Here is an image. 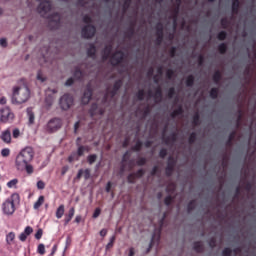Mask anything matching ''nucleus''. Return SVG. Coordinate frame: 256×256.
Wrapping results in <instances>:
<instances>
[{
  "mask_svg": "<svg viewBox=\"0 0 256 256\" xmlns=\"http://www.w3.org/2000/svg\"><path fill=\"white\" fill-rule=\"evenodd\" d=\"M35 157V151L32 147H25L16 156L15 165L18 171H26L27 175H33L35 168L31 165Z\"/></svg>",
  "mask_w": 256,
  "mask_h": 256,
  "instance_id": "nucleus-1",
  "label": "nucleus"
},
{
  "mask_svg": "<svg viewBox=\"0 0 256 256\" xmlns=\"http://www.w3.org/2000/svg\"><path fill=\"white\" fill-rule=\"evenodd\" d=\"M21 201V196L18 193H13L10 197L6 198L1 204L0 209L6 217H11L15 215L17 207L15 205L19 204Z\"/></svg>",
  "mask_w": 256,
  "mask_h": 256,
  "instance_id": "nucleus-2",
  "label": "nucleus"
},
{
  "mask_svg": "<svg viewBox=\"0 0 256 256\" xmlns=\"http://www.w3.org/2000/svg\"><path fill=\"white\" fill-rule=\"evenodd\" d=\"M29 97H31V91L29 90V87H15L12 94V103L13 105H21L22 103L29 101Z\"/></svg>",
  "mask_w": 256,
  "mask_h": 256,
  "instance_id": "nucleus-3",
  "label": "nucleus"
},
{
  "mask_svg": "<svg viewBox=\"0 0 256 256\" xmlns=\"http://www.w3.org/2000/svg\"><path fill=\"white\" fill-rule=\"evenodd\" d=\"M83 23L87 24L82 28L83 39H93V37H95V33H97V28H95L94 25L90 24L93 23V18L86 14L83 17Z\"/></svg>",
  "mask_w": 256,
  "mask_h": 256,
  "instance_id": "nucleus-4",
  "label": "nucleus"
},
{
  "mask_svg": "<svg viewBox=\"0 0 256 256\" xmlns=\"http://www.w3.org/2000/svg\"><path fill=\"white\" fill-rule=\"evenodd\" d=\"M15 121V113L11 110V107L4 106L0 108V123L7 124Z\"/></svg>",
  "mask_w": 256,
  "mask_h": 256,
  "instance_id": "nucleus-5",
  "label": "nucleus"
},
{
  "mask_svg": "<svg viewBox=\"0 0 256 256\" xmlns=\"http://www.w3.org/2000/svg\"><path fill=\"white\" fill-rule=\"evenodd\" d=\"M167 217V212H165L163 214V217L160 220V228L157 232H154L149 244V247L146 250V253H150L151 249H153V246L155 245V243H159V241L161 240V227H163V223H165V219Z\"/></svg>",
  "mask_w": 256,
  "mask_h": 256,
  "instance_id": "nucleus-6",
  "label": "nucleus"
},
{
  "mask_svg": "<svg viewBox=\"0 0 256 256\" xmlns=\"http://www.w3.org/2000/svg\"><path fill=\"white\" fill-rule=\"evenodd\" d=\"M74 99L71 94H64L59 101L60 107L63 111H67L73 107Z\"/></svg>",
  "mask_w": 256,
  "mask_h": 256,
  "instance_id": "nucleus-7",
  "label": "nucleus"
},
{
  "mask_svg": "<svg viewBox=\"0 0 256 256\" xmlns=\"http://www.w3.org/2000/svg\"><path fill=\"white\" fill-rule=\"evenodd\" d=\"M62 125L63 121L60 118H52L46 125V131L48 133H55V131H59Z\"/></svg>",
  "mask_w": 256,
  "mask_h": 256,
  "instance_id": "nucleus-8",
  "label": "nucleus"
},
{
  "mask_svg": "<svg viewBox=\"0 0 256 256\" xmlns=\"http://www.w3.org/2000/svg\"><path fill=\"white\" fill-rule=\"evenodd\" d=\"M36 1H40V4L38 6V13H40L42 17H45V15H47V13L51 11V1L49 0H36Z\"/></svg>",
  "mask_w": 256,
  "mask_h": 256,
  "instance_id": "nucleus-9",
  "label": "nucleus"
},
{
  "mask_svg": "<svg viewBox=\"0 0 256 256\" xmlns=\"http://www.w3.org/2000/svg\"><path fill=\"white\" fill-rule=\"evenodd\" d=\"M125 59V53L123 51L118 50L111 56V63L114 67H117L120 63H123Z\"/></svg>",
  "mask_w": 256,
  "mask_h": 256,
  "instance_id": "nucleus-10",
  "label": "nucleus"
},
{
  "mask_svg": "<svg viewBox=\"0 0 256 256\" xmlns=\"http://www.w3.org/2000/svg\"><path fill=\"white\" fill-rule=\"evenodd\" d=\"M175 165H177V161H175V158L170 156L168 158V163H167V166L165 168L166 177H171V175H173V171H175Z\"/></svg>",
  "mask_w": 256,
  "mask_h": 256,
  "instance_id": "nucleus-11",
  "label": "nucleus"
},
{
  "mask_svg": "<svg viewBox=\"0 0 256 256\" xmlns=\"http://www.w3.org/2000/svg\"><path fill=\"white\" fill-rule=\"evenodd\" d=\"M49 27H51L52 23L54 24L52 26V29H59V26L61 25V15L59 13H53L49 16Z\"/></svg>",
  "mask_w": 256,
  "mask_h": 256,
  "instance_id": "nucleus-12",
  "label": "nucleus"
},
{
  "mask_svg": "<svg viewBox=\"0 0 256 256\" xmlns=\"http://www.w3.org/2000/svg\"><path fill=\"white\" fill-rule=\"evenodd\" d=\"M91 97H93V88H91V84H88L81 99L82 104L87 105L91 101Z\"/></svg>",
  "mask_w": 256,
  "mask_h": 256,
  "instance_id": "nucleus-13",
  "label": "nucleus"
},
{
  "mask_svg": "<svg viewBox=\"0 0 256 256\" xmlns=\"http://www.w3.org/2000/svg\"><path fill=\"white\" fill-rule=\"evenodd\" d=\"M163 23L161 22H158L156 24V45H161L163 43V37H164V34H163Z\"/></svg>",
  "mask_w": 256,
  "mask_h": 256,
  "instance_id": "nucleus-14",
  "label": "nucleus"
},
{
  "mask_svg": "<svg viewBox=\"0 0 256 256\" xmlns=\"http://www.w3.org/2000/svg\"><path fill=\"white\" fill-rule=\"evenodd\" d=\"M89 113H90L91 117H95V115H103V113H105V110L99 108L97 103H93L91 105Z\"/></svg>",
  "mask_w": 256,
  "mask_h": 256,
  "instance_id": "nucleus-15",
  "label": "nucleus"
},
{
  "mask_svg": "<svg viewBox=\"0 0 256 256\" xmlns=\"http://www.w3.org/2000/svg\"><path fill=\"white\" fill-rule=\"evenodd\" d=\"M73 217H75V208H70L68 213L65 214V218H64V226L67 227V225H69V223H71V219H73Z\"/></svg>",
  "mask_w": 256,
  "mask_h": 256,
  "instance_id": "nucleus-16",
  "label": "nucleus"
},
{
  "mask_svg": "<svg viewBox=\"0 0 256 256\" xmlns=\"http://www.w3.org/2000/svg\"><path fill=\"white\" fill-rule=\"evenodd\" d=\"M112 51H113V46L112 45L105 46L103 51H102V59H104V61H107V59L109 57H111Z\"/></svg>",
  "mask_w": 256,
  "mask_h": 256,
  "instance_id": "nucleus-17",
  "label": "nucleus"
},
{
  "mask_svg": "<svg viewBox=\"0 0 256 256\" xmlns=\"http://www.w3.org/2000/svg\"><path fill=\"white\" fill-rule=\"evenodd\" d=\"M0 139H2L4 143H11V130H4L0 136Z\"/></svg>",
  "mask_w": 256,
  "mask_h": 256,
  "instance_id": "nucleus-18",
  "label": "nucleus"
},
{
  "mask_svg": "<svg viewBox=\"0 0 256 256\" xmlns=\"http://www.w3.org/2000/svg\"><path fill=\"white\" fill-rule=\"evenodd\" d=\"M239 9H241V2L239 0H232V13L233 15L239 14Z\"/></svg>",
  "mask_w": 256,
  "mask_h": 256,
  "instance_id": "nucleus-19",
  "label": "nucleus"
},
{
  "mask_svg": "<svg viewBox=\"0 0 256 256\" xmlns=\"http://www.w3.org/2000/svg\"><path fill=\"white\" fill-rule=\"evenodd\" d=\"M152 97L155 99V101H161L163 99V90L161 89V86H158L155 90L154 95Z\"/></svg>",
  "mask_w": 256,
  "mask_h": 256,
  "instance_id": "nucleus-20",
  "label": "nucleus"
},
{
  "mask_svg": "<svg viewBox=\"0 0 256 256\" xmlns=\"http://www.w3.org/2000/svg\"><path fill=\"white\" fill-rule=\"evenodd\" d=\"M134 35H135V22H132L131 26L128 28L126 32V37L127 39H133Z\"/></svg>",
  "mask_w": 256,
  "mask_h": 256,
  "instance_id": "nucleus-21",
  "label": "nucleus"
},
{
  "mask_svg": "<svg viewBox=\"0 0 256 256\" xmlns=\"http://www.w3.org/2000/svg\"><path fill=\"white\" fill-rule=\"evenodd\" d=\"M87 55L89 57H95V55H97V48L95 47V44H90L89 48L87 49Z\"/></svg>",
  "mask_w": 256,
  "mask_h": 256,
  "instance_id": "nucleus-22",
  "label": "nucleus"
},
{
  "mask_svg": "<svg viewBox=\"0 0 256 256\" xmlns=\"http://www.w3.org/2000/svg\"><path fill=\"white\" fill-rule=\"evenodd\" d=\"M222 74H221V71L217 70L213 76H212V79L214 81V83H216V85H219V83H221V79H222Z\"/></svg>",
  "mask_w": 256,
  "mask_h": 256,
  "instance_id": "nucleus-23",
  "label": "nucleus"
},
{
  "mask_svg": "<svg viewBox=\"0 0 256 256\" xmlns=\"http://www.w3.org/2000/svg\"><path fill=\"white\" fill-rule=\"evenodd\" d=\"M164 141L166 145H169L171 142L175 143V141H177V133H172L170 136L166 137Z\"/></svg>",
  "mask_w": 256,
  "mask_h": 256,
  "instance_id": "nucleus-24",
  "label": "nucleus"
},
{
  "mask_svg": "<svg viewBox=\"0 0 256 256\" xmlns=\"http://www.w3.org/2000/svg\"><path fill=\"white\" fill-rule=\"evenodd\" d=\"M65 215V205L61 204L56 210V217L61 219Z\"/></svg>",
  "mask_w": 256,
  "mask_h": 256,
  "instance_id": "nucleus-25",
  "label": "nucleus"
},
{
  "mask_svg": "<svg viewBox=\"0 0 256 256\" xmlns=\"http://www.w3.org/2000/svg\"><path fill=\"white\" fill-rule=\"evenodd\" d=\"M193 249H194V251H196V253H203V251H204L203 243L202 242H194Z\"/></svg>",
  "mask_w": 256,
  "mask_h": 256,
  "instance_id": "nucleus-26",
  "label": "nucleus"
},
{
  "mask_svg": "<svg viewBox=\"0 0 256 256\" xmlns=\"http://www.w3.org/2000/svg\"><path fill=\"white\" fill-rule=\"evenodd\" d=\"M183 106H178L177 109H175L170 116L172 117V119H175V117H178V115H183Z\"/></svg>",
  "mask_w": 256,
  "mask_h": 256,
  "instance_id": "nucleus-27",
  "label": "nucleus"
},
{
  "mask_svg": "<svg viewBox=\"0 0 256 256\" xmlns=\"http://www.w3.org/2000/svg\"><path fill=\"white\" fill-rule=\"evenodd\" d=\"M73 76L78 81H81V79H83V71H81V68L76 67Z\"/></svg>",
  "mask_w": 256,
  "mask_h": 256,
  "instance_id": "nucleus-28",
  "label": "nucleus"
},
{
  "mask_svg": "<svg viewBox=\"0 0 256 256\" xmlns=\"http://www.w3.org/2000/svg\"><path fill=\"white\" fill-rule=\"evenodd\" d=\"M237 135V131H232L230 134H229V137H228V140L226 142V145L228 147H231V145H233V140L235 139Z\"/></svg>",
  "mask_w": 256,
  "mask_h": 256,
  "instance_id": "nucleus-29",
  "label": "nucleus"
},
{
  "mask_svg": "<svg viewBox=\"0 0 256 256\" xmlns=\"http://www.w3.org/2000/svg\"><path fill=\"white\" fill-rule=\"evenodd\" d=\"M117 90H107V93L104 95V101H107V99L110 97L112 99L115 98V96L117 95Z\"/></svg>",
  "mask_w": 256,
  "mask_h": 256,
  "instance_id": "nucleus-30",
  "label": "nucleus"
},
{
  "mask_svg": "<svg viewBox=\"0 0 256 256\" xmlns=\"http://www.w3.org/2000/svg\"><path fill=\"white\" fill-rule=\"evenodd\" d=\"M195 85V76L189 75L186 78V87H193Z\"/></svg>",
  "mask_w": 256,
  "mask_h": 256,
  "instance_id": "nucleus-31",
  "label": "nucleus"
},
{
  "mask_svg": "<svg viewBox=\"0 0 256 256\" xmlns=\"http://www.w3.org/2000/svg\"><path fill=\"white\" fill-rule=\"evenodd\" d=\"M121 87H123V80L119 79L115 81L112 90L119 93V89H121Z\"/></svg>",
  "mask_w": 256,
  "mask_h": 256,
  "instance_id": "nucleus-32",
  "label": "nucleus"
},
{
  "mask_svg": "<svg viewBox=\"0 0 256 256\" xmlns=\"http://www.w3.org/2000/svg\"><path fill=\"white\" fill-rule=\"evenodd\" d=\"M242 119H243V110L239 109L237 111L236 127H241Z\"/></svg>",
  "mask_w": 256,
  "mask_h": 256,
  "instance_id": "nucleus-33",
  "label": "nucleus"
},
{
  "mask_svg": "<svg viewBox=\"0 0 256 256\" xmlns=\"http://www.w3.org/2000/svg\"><path fill=\"white\" fill-rule=\"evenodd\" d=\"M45 203V196H39L38 200L34 203V209H39Z\"/></svg>",
  "mask_w": 256,
  "mask_h": 256,
  "instance_id": "nucleus-34",
  "label": "nucleus"
},
{
  "mask_svg": "<svg viewBox=\"0 0 256 256\" xmlns=\"http://www.w3.org/2000/svg\"><path fill=\"white\" fill-rule=\"evenodd\" d=\"M143 148V142H141L140 140H138L136 142V144L134 146H132V151H135L136 153H139V151H141V149Z\"/></svg>",
  "mask_w": 256,
  "mask_h": 256,
  "instance_id": "nucleus-35",
  "label": "nucleus"
},
{
  "mask_svg": "<svg viewBox=\"0 0 256 256\" xmlns=\"http://www.w3.org/2000/svg\"><path fill=\"white\" fill-rule=\"evenodd\" d=\"M195 207H197V202L195 200L190 201L187 205V213L194 211Z\"/></svg>",
  "mask_w": 256,
  "mask_h": 256,
  "instance_id": "nucleus-36",
  "label": "nucleus"
},
{
  "mask_svg": "<svg viewBox=\"0 0 256 256\" xmlns=\"http://www.w3.org/2000/svg\"><path fill=\"white\" fill-rule=\"evenodd\" d=\"M27 115H28L30 125H33V123H35V113H33V110L28 109Z\"/></svg>",
  "mask_w": 256,
  "mask_h": 256,
  "instance_id": "nucleus-37",
  "label": "nucleus"
},
{
  "mask_svg": "<svg viewBox=\"0 0 256 256\" xmlns=\"http://www.w3.org/2000/svg\"><path fill=\"white\" fill-rule=\"evenodd\" d=\"M218 51L220 55H225L227 53V44L226 43H221L218 46Z\"/></svg>",
  "mask_w": 256,
  "mask_h": 256,
  "instance_id": "nucleus-38",
  "label": "nucleus"
},
{
  "mask_svg": "<svg viewBox=\"0 0 256 256\" xmlns=\"http://www.w3.org/2000/svg\"><path fill=\"white\" fill-rule=\"evenodd\" d=\"M13 241H15V232H10L6 236V243H8V245H11Z\"/></svg>",
  "mask_w": 256,
  "mask_h": 256,
  "instance_id": "nucleus-39",
  "label": "nucleus"
},
{
  "mask_svg": "<svg viewBox=\"0 0 256 256\" xmlns=\"http://www.w3.org/2000/svg\"><path fill=\"white\" fill-rule=\"evenodd\" d=\"M17 183H19V180L17 178H14L7 182V188L8 189H13V187L17 188Z\"/></svg>",
  "mask_w": 256,
  "mask_h": 256,
  "instance_id": "nucleus-40",
  "label": "nucleus"
},
{
  "mask_svg": "<svg viewBox=\"0 0 256 256\" xmlns=\"http://www.w3.org/2000/svg\"><path fill=\"white\" fill-rule=\"evenodd\" d=\"M211 99H217L219 97V88H212L209 93Z\"/></svg>",
  "mask_w": 256,
  "mask_h": 256,
  "instance_id": "nucleus-41",
  "label": "nucleus"
},
{
  "mask_svg": "<svg viewBox=\"0 0 256 256\" xmlns=\"http://www.w3.org/2000/svg\"><path fill=\"white\" fill-rule=\"evenodd\" d=\"M117 239V237L115 235H113L110 240L109 243L106 245V251H109V249H113V245H115V240Z\"/></svg>",
  "mask_w": 256,
  "mask_h": 256,
  "instance_id": "nucleus-42",
  "label": "nucleus"
},
{
  "mask_svg": "<svg viewBox=\"0 0 256 256\" xmlns=\"http://www.w3.org/2000/svg\"><path fill=\"white\" fill-rule=\"evenodd\" d=\"M79 154L77 152H72L71 155L68 157L69 163H73V161H79Z\"/></svg>",
  "mask_w": 256,
  "mask_h": 256,
  "instance_id": "nucleus-43",
  "label": "nucleus"
},
{
  "mask_svg": "<svg viewBox=\"0 0 256 256\" xmlns=\"http://www.w3.org/2000/svg\"><path fill=\"white\" fill-rule=\"evenodd\" d=\"M195 141H197V133L192 132L188 138V143L190 145H193L195 143Z\"/></svg>",
  "mask_w": 256,
  "mask_h": 256,
  "instance_id": "nucleus-44",
  "label": "nucleus"
},
{
  "mask_svg": "<svg viewBox=\"0 0 256 256\" xmlns=\"http://www.w3.org/2000/svg\"><path fill=\"white\" fill-rule=\"evenodd\" d=\"M85 151H87V147L80 145L78 146L76 153L78 154V156L83 157L85 155Z\"/></svg>",
  "mask_w": 256,
  "mask_h": 256,
  "instance_id": "nucleus-45",
  "label": "nucleus"
},
{
  "mask_svg": "<svg viewBox=\"0 0 256 256\" xmlns=\"http://www.w3.org/2000/svg\"><path fill=\"white\" fill-rule=\"evenodd\" d=\"M225 39H227V32H225V31L219 32L218 35H217V40L218 41H225Z\"/></svg>",
  "mask_w": 256,
  "mask_h": 256,
  "instance_id": "nucleus-46",
  "label": "nucleus"
},
{
  "mask_svg": "<svg viewBox=\"0 0 256 256\" xmlns=\"http://www.w3.org/2000/svg\"><path fill=\"white\" fill-rule=\"evenodd\" d=\"M87 161L89 163V165H93V163H95V161H97V154H91L87 157Z\"/></svg>",
  "mask_w": 256,
  "mask_h": 256,
  "instance_id": "nucleus-47",
  "label": "nucleus"
},
{
  "mask_svg": "<svg viewBox=\"0 0 256 256\" xmlns=\"http://www.w3.org/2000/svg\"><path fill=\"white\" fill-rule=\"evenodd\" d=\"M136 97H137L138 101H143V99H145V90L140 89L137 92Z\"/></svg>",
  "mask_w": 256,
  "mask_h": 256,
  "instance_id": "nucleus-48",
  "label": "nucleus"
},
{
  "mask_svg": "<svg viewBox=\"0 0 256 256\" xmlns=\"http://www.w3.org/2000/svg\"><path fill=\"white\" fill-rule=\"evenodd\" d=\"M136 165H138V167H143V165H147V158L140 157V158L136 161Z\"/></svg>",
  "mask_w": 256,
  "mask_h": 256,
  "instance_id": "nucleus-49",
  "label": "nucleus"
},
{
  "mask_svg": "<svg viewBox=\"0 0 256 256\" xmlns=\"http://www.w3.org/2000/svg\"><path fill=\"white\" fill-rule=\"evenodd\" d=\"M194 127H197L199 126V123H200V116H199V113H196L194 116H193V121H192Z\"/></svg>",
  "mask_w": 256,
  "mask_h": 256,
  "instance_id": "nucleus-50",
  "label": "nucleus"
},
{
  "mask_svg": "<svg viewBox=\"0 0 256 256\" xmlns=\"http://www.w3.org/2000/svg\"><path fill=\"white\" fill-rule=\"evenodd\" d=\"M37 253H39V255H45V244L38 245Z\"/></svg>",
  "mask_w": 256,
  "mask_h": 256,
  "instance_id": "nucleus-51",
  "label": "nucleus"
},
{
  "mask_svg": "<svg viewBox=\"0 0 256 256\" xmlns=\"http://www.w3.org/2000/svg\"><path fill=\"white\" fill-rule=\"evenodd\" d=\"M174 198L171 195H168L165 199H164V203L167 207H169L171 205V203H173Z\"/></svg>",
  "mask_w": 256,
  "mask_h": 256,
  "instance_id": "nucleus-52",
  "label": "nucleus"
},
{
  "mask_svg": "<svg viewBox=\"0 0 256 256\" xmlns=\"http://www.w3.org/2000/svg\"><path fill=\"white\" fill-rule=\"evenodd\" d=\"M136 179H141V177H143V175H145V170L143 169H139L138 171H136L134 173Z\"/></svg>",
  "mask_w": 256,
  "mask_h": 256,
  "instance_id": "nucleus-53",
  "label": "nucleus"
},
{
  "mask_svg": "<svg viewBox=\"0 0 256 256\" xmlns=\"http://www.w3.org/2000/svg\"><path fill=\"white\" fill-rule=\"evenodd\" d=\"M1 155L3 157H9L11 155V150L9 148H4L1 150Z\"/></svg>",
  "mask_w": 256,
  "mask_h": 256,
  "instance_id": "nucleus-54",
  "label": "nucleus"
},
{
  "mask_svg": "<svg viewBox=\"0 0 256 256\" xmlns=\"http://www.w3.org/2000/svg\"><path fill=\"white\" fill-rule=\"evenodd\" d=\"M209 247H211V249H215V247H217V240L215 238H211L208 242Z\"/></svg>",
  "mask_w": 256,
  "mask_h": 256,
  "instance_id": "nucleus-55",
  "label": "nucleus"
},
{
  "mask_svg": "<svg viewBox=\"0 0 256 256\" xmlns=\"http://www.w3.org/2000/svg\"><path fill=\"white\" fill-rule=\"evenodd\" d=\"M233 254V250L231 248H224L222 251L223 256H231Z\"/></svg>",
  "mask_w": 256,
  "mask_h": 256,
  "instance_id": "nucleus-56",
  "label": "nucleus"
},
{
  "mask_svg": "<svg viewBox=\"0 0 256 256\" xmlns=\"http://www.w3.org/2000/svg\"><path fill=\"white\" fill-rule=\"evenodd\" d=\"M221 26L223 27V29H227V27H229V20L227 18H222Z\"/></svg>",
  "mask_w": 256,
  "mask_h": 256,
  "instance_id": "nucleus-57",
  "label": "nucleus"
},
{
  "mask_svg": "<svg viewBox=\"0 0 256 256\" xmlns=\"http://www.w3.org/2000/svg\"><path fill=\"white\" fill-rule=\"evenodd\" d=\"M175 75V71H173V69H168L167 71H166V77H167V79H173V76Z\"/></svg>",
  "mask_w": 256,
  "mask_h": 256,
  "instance_id": "nucleus-58",
  "label": "nucleus"
},
{
  "mask_svg": "<svg viewBox=\"0 0 256 256\" xmlns=\"http://www.w3.org/2000/svg\"><path fill=\"white\" fill-rule=\"evenodd\" d=\"M169 55H170V57H175L176 55H177V47H175V46H172L171 48H170V50H169Z\"/></svg>",
  "mask_w": 256,
  "mask_h": 256,
  "instance_id": "nucleus-59",
  "label": "nucleus"
},
{
  "mask_svg": "<svg viewBox=\"0 0 256 256\" xmlns=\"http://www.w3.org/2000/svg\"><path fill=\"white\" fill-rule=\"evenodd\" d=\"M127 179H128V183H135V180L137 179V177L135 176V173H131L128 175Z\"/></svg>",
  "mask_w": 256,
  "mask_h": 256,
  "instance_id": "nucleus-60",
  "label": "nucleus"
},
{
  "mask_svg": "<svg viewBox=\"0 0 256 256\" xmlns=\"http://www.w3.org/2000/svg\"><path fill=\"white\" fill-rule=\"evenodd\" d=\"M168 99H173V96L175 95V87H171L168 90Z\"/></svg>",
  "mask_w": 256,
  "mask_h": 256,
  "instance_id": "nucleus-61",
  "label": "nucleus"
},
{
  "mask_svg": "<svg viewBox=\"0 0 256 256\" xmlns=\"http://www.w3.org/2000/svg\"><path fill=\"white\" fill-rule=\"evenodd\" d=\"M24 233L26 236L29 237V235H31V233H33V228L31 226H27L25 229H24Z\"/></svg>",
  "mask_w": 256,
  "mask_h": 256,
  "instance_id": "nucleus-62",
  "label": "nucleus"
},
{
  "mask_svg": "<svg viewBox=\"0 0 256 256\" xmlns=\"http://www.w3.org/2000/svg\"><path fill=\"white\" fill-rule=\"evenodd\" d=\"M167 155V149H165V148H162L161 150H160V152H159V157L161 158V159H165V156Z\"/></svg>",
  "mask_w": 256,
  "mask_h": 256,
  "instance_id": "nucleus-63",
  "label": "nucleus"
},
{
  "mask_svg": "<svg viewBox=\"0 0 256 256\" xmlns=\"http://www.w3.org/2000/svg\"><path fill=\"white\" fill-rule=\"evenodd\" d=\"M41 237H43V229H38L35 234V239L39 240Z\"/></svg>",
  "mask_w": 256,
  "mask_h": 256,
  "instance_id": "nucleus-64",
  "label": "nucleus"
}]
</instances>
